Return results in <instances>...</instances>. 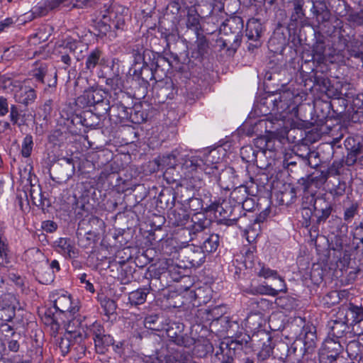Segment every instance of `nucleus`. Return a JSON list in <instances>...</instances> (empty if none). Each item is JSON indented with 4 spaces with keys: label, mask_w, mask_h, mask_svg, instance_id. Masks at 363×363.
Instances as JSON below:
<instances>
[{
    "label": "nucleus",
    "mask_w": 363,
    "mask_h": 363,
    "mask_svg": "<svg viewBox=\"0 0 363 363\" xmlns=\"http://www.w3.org/2000/svg\"><path fill=\"white\" fill-rule=\"evenodd\" d=\"M128 9L120 4H113L106 9L99 20L95 21L94 28L97 35L107 37L112 40L118 35V31L124 30L125 16Z\"/></svg>",
    "instance_id": "1"
},
{
    "label": "nucleus",
    "mask_w": 363,
    "mask_h": 363,
    "mask_svg": "<svg viewBox=\"0 0 363 363\" xmlns=\"http://www.w3.org/2000/svg\"><path fill=\"white\" fill-rule=\"evenodd\" d=\"M170 68L169 60L164 56L160 55L152 58H147L143 62L142 67L134 66L130 69L133 75L143 82L148 83L149 81L155 80L161 82L166 77L167 71Z\"/></svg>",
    "instance_id": "2"
},
{
    "label": "nucleus",
    "mask_w": 363,
    "mask_h": 363,
    "mask_svg": "<svg viewBox=\"0 0 363 363\" xmlns=\"http://www.w3.org/2000/svg\"><path fill=\"white\" fill-rule=\"evenodd\" d=\"M203 157V156L193 152H183L181 157L180 169L178 172L186 184L194 189H200L203 185V179L201 177Z\"/></svg>",
    "instance_id": "3"
},
{
    "label": "nucleus",
    "mask_w": 363,
    "mask_h": 363,
    "mask_svg": "<svg viewBox=\"0 0 363 363\" xmlns=\"http://www.w3.org/2000/svg\"><path fill=\"white\" fill-rule=\"evenodd\" d=\"M243 26V19L238 16L230 17L223 22L219 28V33L221 35L219 40L222 42V47H238L241 41Z\"/></svg>",
    "instance_id": "4"
},
{
    "label": "nucleus",
    "mask_w": 363,
    "mask_h": 363,
    "mask_svg": "<svg viewBox=\"0 0 363 363\" xmlns=\"http://www.w3.org/2000/svg\"><path fill=\"white\" fill-rule=\"evenodd\" d=\"M184 325L182 324L173 323L166 330L169 340L179 346L190 347L195 344L194 352L199 357H203L208 352V345H203L196 342L194 339L186 334H184Z\"/></svg>",
    "instance_id": "5"
},
{
    "label": "nucleus",
    "mask_w": 363,
    "mask_h": 363,
    "mask_svg": "<svg viewBox=\"0 0 363 363\" xmlns=\"http://www.w3.org/2000/svg\"><path fill=\"white\" fill-rule=\"evenodd\" d=\"M215 153V151H211L208 155H203V165L201 167V177H203V174L214 177L221 189L229 191L234 188L233 182L231 181L233 173L231 170H225L219 174L216 162H213L211 160L214 157ZM201 178L203 179V177Z\"/></svg>",
    "instance_id": "6"
},
{
    "label": "nucleus",
    "mask_w": 363,
    "mask_h": 363,
    "mask_svg": "<svg viewBox=\"0 0 363 363\" xmlns=\"http://www.w3.org/2000/svg\"><path fill=\"white\" fill-rule=\"evenodd\" d=\"M108 96V93L104 89H91L85 91L79 99L83 100L86 106H94L98 116H105L111 109Z\"/></svg>",
    "instance_id": "7"
},
{
    "label": "nucleus",
    "mask_w": 363,
    "mask_h": 363,
    "mask_svg": "<svg viewBox=\"0 0 363 363\" xmlns=\"http://www.w3.org/2000/svg\"><path fill=\"white\" fill-rule=\"evenodd\" d=\"M57 311L61 313H68L74 316L79 310V301H73L71 295L65 291H56L50 295Z\"/></svg>",
    "instance_id": "8"
},
{
    "label": "nucleus",
    "mask_w": 363,
    "mask_h": 363,
    "mask_svg": "<svg viewBox=\"0 0 363 363\" xmlns=\"http://www.w3.org/2000/svg\"><path fill=\"white\" fill-rule=\"evenodd\" d=\"M84 45L76 40H67L60 46L59 55L61 61L68 67L72 64L71 57L79 61L82 57Z\"/></svg>",
    "instance_id": "9"
},
{
    "label": "nucleus",
    "mask_w": 363,
    "mask_h": 363,
    "mask_svg": "<svg viewBox=\"0 0 363 363\" xmlns=\"http://www.w3.org/2000/svg\"><path fill=\"white\" fill-rule=\"evenodd\" d=\"M191 223L186 230L189 231L190 240H194L204 235L212 222L203 213H196L191 217Z\"/></svg>",
    "instance_id": "10"
},
{
    "label": "nucleus",
    "mask_w": 363,
    "mask_h": 363,
    "mask_svg": "<svg viewBox=\"0 0 363 363\" xmlns=\"http://www.w3.org/2000/svg\"><path fill=\"white\" fill-rule=\"evenodd\" d=\"M30 79L24 80L23 83L15 82L13 84L14 99L17 103L28 106L34 102L36 93L34 88L29 85Z\"/></svg>",
    "instance_id": "11"
},
{
    "label": "nucleus",
    "mask_w": 363,
    "mask_h": 363,
    "mask_svg": "<svg viewBox=\"0 0 363 363\" xmlns=\"http://www.w3.org/2000/svg\"><path fill=\"white\" fill-rule=\"evenodd\" d=\"M294 96L290 91H284L274 96L272 111L279 114L281 118H285L291 112V108H294L293 103Z\"/></svg>",
    "instance_id": "12"
},
{
    "label": "nucleus",
    "mask_w": 363,
    "mask_h": 363,
    "mask_svg": "<svg viewBox=\"0 0 363 363\" xmlns=\"http://www.w3.org/2000/svg\"><path fill=\"white\" fill-rule=\"evenodd\" d=\"M342 350V347L337 339H326L319 352L320 359L325 363H331L336 360Z\"/></svg>",
    "instance_id": "13"
},
{
    "label": "nucleus",
    "mask_w": 363,
    "mask_h": 363,
    "mask_svg": "<svg viewBox=\"0 0 363 363\" xmlns=\"http://www.w3.org/2000/svg\"><path fill=\"white\" fill-rule=\"evenodd\" d=\"M146 363H197L191 361L188 356H181V359H178L174 354H169L167 349H161L155 352V354L145 358Z\"/></svg>",
    "instance_id": "14"
},
{
    "label": "nucleus",
    "mask_w": 363,
    "mask_h": 363,
    "mask_svg": "<svg viewBox=\"0 0 363 363\" xmlns=\"http://www.w3.org/2000/svg\"><path fill=\"white\" fill-rule=\"evenodd\" d=\"M313 216L316 223L320 224L325 222L330 216L333 211L331 203L323 197H318L313 201Z\"/></svg>",
    "instance_id": "15"
},
{
    "label": "nucleus",
    "mask_w": 363,
    "mask_h": 363,
    "mask_svg": "<svg viewBox=\"0 0 363 363\" xmlns=\"http://www.w3.org/2000/svg\"><path fill=\"white\" fill-rule=\"evenodd\" d=\"M191 267H198L205 262V252L199 246L189 247L182 250L179 255Z\"/></svg>",
    "instance_id": "16"
},
{
    "label": "nucleus",
    "mask_w": 363,
    "mask_h": 363,
    "mask_svg": "<svg viewBox=\"0 0 363 363\" xmlns=\"http://www.w3.org/2000/svg\"><path fill=\"white\" fill-rule=\"evenodd\" d=\"M128 97L125 93H121V95L118 96V99L116 102L113 103L111 106V109L108 111H111V116L116 117L120 120H128L131 118L132 109L128 107L125 101L128 100Z\"/></svg>",
    "instance_id": "17"
},
{
    "label": "nucleus",
    "mask_w": 363,
    "mask_h": 363,
    "mask_svg": "<svg viewBox=\"0 0 363 363\" xmlns=\"http://www.w3.org/2000/svg\"><path fill=\"white\" fill-rule=\"evenodd\" d=\"M16 298L11 294H4L0 300V319L10 321L15 316Z\"/></svg>",
    "instance_id": "18"
},
{
    "label": "nucleus",
    "mask_w": 363,
    "mask_h": 363,
    "mask_svg": "<svg viewBox=\"0 0 363 363\" xmlns=\"http://www.w3.org/2000/svg\"><path fill=\"white\" fill-rule=\"evenodd\" d=\"M55 169L58 174V179L67 182L75 172V166L73 159L63 157L59 160V162L55 166Z\"/></svg>",
    "instance_id": "19"
},
{
    "label": "nucleus",
    "mask_w": 363,
    "mask_h": 363,
    "mask_svg": "<svg viewBox=\"0 0 363 363\" xmlns=\"http://www.w3.org/2000/svg\"><path fill=\"white\" fill-rule=\"evenodd\" d=\"M278 289L272 288L269 285L259 284L258 286H251L246 289L247 294L252 295H269L276 296L279 292H285L286 287L283 278H280V285L277 286Z\"/></svg>",
    "instance_id": "20"
},
{
    "label": "nucleus",
    "mask_w": 363,
    "mask_h": 363,
    "mask_svg": "<svg viewBox=\"0 0 363 363\" xmlns=\"http://www.w3.org/2000/svg\"><path fill=\"white\" fill-rule=\"evenodd\" d=\"M83 340V335L77 331H68L61 337L59 342V347L63 356H65L69 351L71 347L74 344H79Z\"/></svg>",
    "instance_id": "21"
},
{
    "label": "nucleus",
    "mask_w": 363,
    "mask_h": 363,
    "mask_svg": "<svg viewBox=\"0 0 363 363\" xmlns=\"http://www.w3.org/2000/svg\"><path fill=\"white\" fill-rule=\"evenodd\" d=\"M183 155V152L178 150H174L170 153L163 155L160 158V165L167 168V171L171 169H180L181 157Z\"/></svg>",
    "instance_id": "22"
},
{
    "label": "nucleus",
    "mask_w": 363,
    "mask_h": 363,
    "mask_svg": "<svg viewBox=\"0 0 363 363\" xmlns=\"http://www.w3.org/2000/svg\"><path fill=\"white\" fill-rule=\"evenodd\" d=\"M57 247L61 254L70 259L76 258L78 256L79 251L75 247L74 242L69 238H60L57 241Z\"/></svg>",
    "instance_id": "23"
},
{
    "label": "nucleus",
    "mask_w": 363,
    "mask_h": 363,
    "mask_svg": "<svg viewBox=\"0 0 363 363\" xmlns=\"http://www.w3.org/2000/svg\"><path fill=\"white\" fill-rule=\"evenodd\" d=\"M202 241H199V247L204 252H213L219 245L220 238L216 233H206L201 237Z\"/></svg>",
    "instance_id": "24"
},
{
    "label": "nucleus",
    "mask_w": 363,
    "mask_h": 363,
    "mask_svg": "<svg viewBox=\"0 0 363 363\" xmlns=\"http://www.w3.org/2000/svg\"><path fill=\"white\" fill-rule=\"evenodd\" d=\"M262 31V25L257 19L252 18L247 21L245 35L249 40L258 42Z\"/></svg>",
    "instance_id": "25"
},
{
    "label": "nucleus",
    "mask_w": 363,
    "mask_h": 363,
    "mask_svg": "<svg viewBox=\"0 0 363 363\" xmlns=\"http://www.w3.org/2000/svg\"><path fill=\"white\" fill-rule=\"evenodd\" d=\"M314 327H304L303 355L311 354L316 347L317 336Z\"/></svg>",
    "instance_id": "26"
},
{
    "label": "nucleus",
    "mask_w": 363,
    "mask_h": 363,
    "mask_svg": "<svg viewBox=\"0 0 363 363\" xmlns=\"http://www.w3.org/2000/svg\"><path fill=\"white\" fill-rule=\"evenodd\" d=\"M160 55L150 50L145 49L142 44H136L133 48V56L134 57L135 65L137 66L146 61L147 58H152Z\"/></svg>",
    "instance_id": "27"
},
{
    "label": "nucleus",
    "mask_w": 363,
    "mask_h": 363,
    "mask_svg": "<svg viewBox=\"0 0 363 363\" xmlns=\"http://www.w3.org/2000/svg\"><path fill=\"white\" fill-rule=\"evenodd\" d=\"M94 0H50L48 6L51 9H56L59 6L69 7L72 6V8H82L83 6H91Z\"/></svg>",
    "instance_id": "28"
},
{
    "label": "nucleus",
    "mask_w": 363,
    "mask_h": 363,
    "mask_svg": "<svg viewBox=\"0 0 363 363\" xmlns=\"http://www.w3.org/2000/svg\"><path fill=\"white\" fill-rule=\"evenodd\" d=\"M200 15L194 7L189 8L186 15V26L189 29L194 31L196 35H200L201 26L200 23Z\"/></svg>",
    "instance_id": "29"
},
{
    "label": "nucleus",
    "mask_w": 363,
    "mask_h": 363,
    "mask_svg": "<svg viewBox=\"0 0 363 363\" xmlns=\"http://www.w3.org/2000/svg\"><path fill=\"white\" fill-rule=\"evenodd\" d=\"M169 223L175 226H184L189 220V215L183 208L173 209L168 213Z\"/></svg>",
    "instance_id": "30"
},
{
    "label": "nucleus",
    "mask_w": 363,
    "mask_h": 363,
    "mask_svg": "<svg viewBox=\"0 0 363 363\" xmlns=\"http://www.w3.org/2000/svg\"><path fill=\"white\" fill-rule=\"evenodd\" d=\"M104 61L103 52L99 48H95L89 53L86 58L85 69L92 72L96 66L101 65Z\"/></svg>",
    "instance_id": "31"
},
{
    "label": "nucleus",
    "mask_w": 363,
    "mask_h": 363,
    "mask_svg": "<svg viewBox=\"0 0 363 363\" xmlns=\"http://www.w3.org/2000/svg\"><path fill=\"white\" fill-rule=\"evenodd\" d=\"M150 293L144 286L133 291L128 294V302L131 306H137L143 304Z\"/></svg>",
    "instance_id": "32"
},
{
    "label": "nucleus",
    "mask_w": 363,
    "mask_h": 363,
    "mask_svg": "<svg viewBox=\"0 0 363 363\" xmlns=\"http://www.w3.org/2000/svg\"><path fill=\"white\" fill-rule=\"evenodd\" d=\"M96 351L99 354H104L108 347L113 345V338L108 334L104 333L97 337H92Z\"/></svg>",
    "instance_id": "33"
},
{
    "label": "nucleus",
    "mask_w": 363,
    "mask_h": 363,
    "mask_svg": "<svg viewBox=\"0 0 363 363\" xmlns=\"http://www.w3.org/2000/svg\"><path fill=\"white\" fill-rule=\"evenodd\" d=\"M196 48L192 51L191 57L195 59L201 60L203 55L207 53L208 48V43L206 38L200 33V35H196Z\"/></svg>",
    "instance_id": "34"
},
{
    "label": "nucleus",
    "mask_w": 363,
    "mask_h": 363,
    "mask_svg": "<svg viewBox=\"0 0 363 363\" xmlns=\"http://www.w3.org/2000/svg\"><path fill=\"white\" fill-rule=\"evenodd\" d=\"M258 152L259 150L252 145H245L240 149V157L243 161L255 164Z\"/></svg>",
    "instance_id": "35"
},
{
    "label": "nucleus",
    "mask_w": 363,
    "mask_h": 363,
    "mask_svg": "<svg viewBox=\"0 0 363 363\" xmlns=\"http://www.w3.org/2000/svg\"><path fill=\"white\" fill-rule=\"evenodd\" d=\"M9 118L13 125L18 127L25 124V114H22L20 108L14 104L10 106Z\"/></svg>",
    "instance_id": "36"
},
{
    "label": "nucleus",
    "mask_w": 363,
    "mask_h": 363,
    "mask_svg": "<svg viewBox=\"0 0 363 363\" xmlns=\"http://www.w3.org/2000/svg\"><path fill=\"white\" fill-rule=\"evenodd\" d=\"M258 267V268H256V273L258 277H263L264 279H277L280 283V278L281 277L279 275L277 271L270 269L263 263H259Z\"/></svg>",
    "instance_id": "37"
},
{
    "label": "nucleus",
    "mask_w": 363,
    "mask_h": 363,
    "mask_svg": "<svg viewBox=\"0 0 363 363\" xmlns=\"http://www.w3.org/2000/svg\"><path fill=\"white\" fill-rule=\"evenodd\" d=\"M225 207H228L227 203H220L218 202H212L209 206L206 208V211H215L219 213L220 216L224 219L236 220L235 218H230V213L225 209Z\"/></svg>",
    "instance_id": "38"
},
{
    "label": "nucleus",
    "mask_w": 363,
    "mask_h": 363,
    "mask_svg": "<svg viewBox=\"0 0 363 363\" xmlns=\"http://www.w3.org/2000/svg\"><path fill=\"white\" fill-rule=\"evenodd\" d=\"M328 179V175L323 172L318 173L317 174H313L309 175L306 180V188H309L311 186H315L318 188L320 185L323 184Z\"/></svg>",
    "instance_id": "39"
},
{
    "label": "nucleus",
    "mask_w": 363,
    "mask_h": 363,
    "mask_svg": "<svg viewBox=\"0 0 363 363\" xmlns=\"http://www.w3.org/2000/svg\"><path fill=\"white\" fill-rule=\"evenodd\" d=\"M8 243L7 240L1 234H0V266L6 267L9 263L10 260L8 257Z\"/></svg>",
    "instance_id": "40"
},
{
    "label": "nucleus",
    "mask_w": 363,
    "mask_h": 363,
    "mask_svg": "<svg viewBox=\"0 0 363 363\" xmlns=\"http://www.w3.org/2000/svg\"><path fill=\"white\" fill-rule=\"evenodd\" d=\"M249 196L247 188L245 186H240L234 188L230 193V198L237 203L240 204Z\"/></svg>",
    "instance_id": "41"
},
{
    "label": "nucleus",
    "mask_w": 363,
    "mask_h": 363,
    "mask_svg": "<svg viewBox=\"0 0 363 363\" xmlns=\"http://www.w3.org/2000/svg\"><path fill=\"white\" fill-rule=\"evenodd\" d=\"M182 197L184 196H182ZM181 201L186 208H188L193 211H196L203 208V201L194 196L186 199L182 198Z\"/></svg>",
    "instance_id": "42"
},
{
    "label": "nucleus",
    "mask_w": 363,
    "mask_h": 363,
    "mask_svg": "<svg viewBox=\"0 0 363 363\" xmlns=\"http://www.w3.org/2000/svg\"><path fill=\"white\" fill-rule=\"evenodd\" d=\"M29 195L34 205L38 207H40L41 208H44L45 205V202L48 201L45 198L43 197L41 190L39 187H37L36 189L32 187L30 190Z\"/></svg>",
    "instance_id": "43"
},
{
    "label": "nucleus",
    "mask_w": 363,
    "mask_h": 363,
    "mask_svg": "<svg viewBox=\"0 0 363 363\" xmlns=\"http://www.w3.org/2000/svg\"><path fill=\"white\" fill-rule=\"evenodd\" d=\"M48 72V67L45 63H40L35 68L31 70L30 75L35 79L36 82L44 84V78Z\"/></svg>",
    "instance_id": "44"
},
{
    "label": "nucleus",
    "mask_w": 363,
    "mask_h": 363,
    "mask_svg": "<svg viewBox=\"0 0 363 363\" xmlns=\"http://www.w3.org/2000/svg\"><path fill=\"white\" fill-rule=\"evenodd\" d=\"M160 318L157 314L148 315L145 318L144 325L146 328L152 330H160Z\"/></svg>",
    "instance_id": "45"
},
{
    "label": "nucleus",
    "mask_w": 363,
    "mask_h": 363,
    "mask_svg": "<svg viewBox=\"0 0 363 363\" xmlns=\"http://www.w3.org/2000/svg\"><path fill=\"white\" fill-rule=\"evenodd\" d=\"M105 82L106 84L110 86L111 89L115 91H119V96L121 95V93H123L122 91V88L123 86V80L119 74H114L111 77L106 78Z\"/></svg>",
    "instance_id": "46"
},
{
    "label": "nucleus",
    "mask_w": 363,
    "mask_h": 363,
    "mask_svg": "<svg viewBox=\"0 0 363 363\" xmlns=\"http://www.w3.org/2000/svg\"><path fill=\"white\" fill-rule=\"evenodd\" d=\"M361 43H359L358 41L351 42L347 45V52L349 55L352 57H354L357 59H360L362 61L363 60V51L360 50Z\"/></svg>",
    "instance_id": "47"
},
{
    "label": "nucleus",
    "mask_w": 363,
    "mask_h": 363,
    "mask_svg": "<svg viewBox=\"0 0 363 363\" xmlns=\"http://www.w3.org/2000/svg\"><path fill=\"white\" fill-rule=\"evenodd\" d=\"M358 203L352 201L349 206L344 209L343 218L345 222L350 223L358 211Z\"/></svg>",
    "instance_id": "48"
},
{
    "label": "nucleus",
    "mask_w": 363,
    "mask_h": 363,
    "mask_svg": "<svg viewBox=\"0 0 363 363\" xmlns=\"http://www.w3.org/2000/svg\"><path fill=\"white\" fill-rule=\"evenodd\" d=\"M88 115L89 117H86L84 119V125L86 127H90L92 128H96V127L99 126L101 118L104 116H98L96 112H89L88 113Z\"/></svg>",
    "instance_id": "49"
},
{
    "label": "nucleus",
    "mask_w": 363,
    "mask_h": 363,
    "mask_svg": "<svg viewBox=\"0 0 363 363\" xmlns=\"http://www.w3.org/2000/svg\"><path fill=\"white\" fill-rule=\"evenodd\" d=\"M33 137L30 135H27L23 141L21 154L24 157H28L33 150Z\"/></svg>",
    "instance_id": "50"
},
{
    "label": "nucleus",
    "mask_w": 363,
    "mask_h": 363,
    "mask_svg": "<svg viewBox=\"0 0 363 363\" xmlns=\"http://www.w3.org/2000/svg\"><path fill=\"white\" fill-rule=\"evenodd\" d=\"M209 6V11L206 16H212L216 12H221L223 10V5L219 0H203Z\"/></svg>",
    "instance_id": "51"
},
{
    "label": "nucleus",
    "mask_w": 363,
    "mask_h": 363,
    "mask_svg": "<svg viewBox=\"0 0 363 363\" xmlns=\"http://www.w3.org/2000/svg\"><path fill=\"white\" fill-rule=\"evenodd\" d=\"M345 328L342 323L335 321L331 326L330 334L337 340L343 335Z\"/></svg>",
    "instance_id": "52"
},
{
    "label": "nucleus",
    "mask_w": 363,
    "mask_h": 363,
    "mask_svg": "<svg viewBox=\"0 0 363 363\" xmlns=\"http://www.w3.org/2000/svg\"><path fill=\"white\" fill-rule=\"evenodd\" d=\"M305 150V153H296L295 157L298 160L299 163H302L306 166H311L310 157L313 152H311L307 146L303 147Z\"/></svg>",
    "instance_id": "53"
},
{
    "label": "nucleus",
    "mask_w": 363,
    "mask_h": 363,
    "mask_svg": "<svg viewBox=\"0 0 363 363\" xmlns=\"http://www.w3.org/2000/svg\"><path fill=\"white\" fill-rule=\"evenodd\" d=\"M55 278L54 272L50 269H47L43 273H38L37 279L43 284H48L53 281Z\"/></svg>",
    "instance_id": "54"
},
{
    "label": "nucleus",
    "mask_w": 363,
    "mask_h": 363,
    "mask_svg": "<svg viewBox=\"0 0 363 363\" xmlns=\"http://www.w3.org/2000/svg\"><path fill=\"white\" fill-rule=\"evenodd\" d=\"M88 224L91 229H94L96 232L102 230L105 228L104 220L94 216H91L89 218Z\"/></svg>",
    "instance_id": "55"
},
{
    "label": "nucleus",
    "mask_w": 363,
    "mask_h": 363,
    "mask_svg": "<svg viewBox=\"0 0 363 363\" xmlns=\"http://www.w3.org/2000/svg\"><path fill=\"white\" fill-rule=\"evenodd\" d=\"M347 20L354 26H363V8L359 11L350 13Z\"/></svg>",
    "instance_id": "56"
},
{
    "label": "nucleus",
    "mask_w": 363,
    "mask_h": 363,
    "mask_svg": "<svg viewBox=\"0 0 363 363\" xmlns=\"http://www.w3.org/2000/svg\"><path fill=\"white\" fill-rule=\"evenodd\" d=\"M264 143V147H261L264 152L266 150L271 152L276 150L275 141L272 138H261L256 141V143H260L261 145Z\"/></svg>",
    "instance_id": "57"
},
{
    "label": "nucleus",
    "mask_w": 363,
    "mask_h": 363,
    "mask_svg": "<svg viewBox=\"0 0 363 363\" xmlns=\"http://www.w3.org/2000/svg\"><path fill=\"white\" fill-rule=\"evenodd\" d=\"M312 9L313 11V13L316 16V17L318 18H320L321 22H325V21H329L330 17V13L328 10H327L326 9H321V11H320V9H316L314 5H313Z\"/></svg>",
    "instance_id": "58"
},
{
    "label": "nucleus",
    "mask_w": 363,
    "mask_h": 363,
    "mask_svg": "<svg viewBox=\"0 0 363 363\" xmlns=\"http://www.w3.org/2000/svg\"><path fill=\"white\" fill-rule=\"evenodd\" d=\"M301 213L303 220V225L308 227L311 224V219L313 215V211L308 207H303L301 210Z\"/></svg>",
    "instance_id": "59"
},
{
    "label": "nucleus",
    "mask_w": 363,
    "mask_h": 363,
    "mask_svg": "<svg viewBox=\"0 0 363 363\" xmlns=\"http://www.w3.org/2000/svg\"><path fill=\"white\" fill-rule=\"evenodd\" d=\"M359 153L360 152L358 150V149H355V150L351 151L350 152H349L347 154L345 161V164L347 166H352L356 162L358 163V158H359Z\"/></svg>",
    "instance_id": "60"
},
{
    "label": "nucleus",
    "mask_w": 363,
    "mask_h": 363,
    "mask_svg": "<svg viewBox=\"0 0 363 363\" xmlns=\"http://www.w3.org/2000/svg\"><path fill=\"white\" fill-rule=\"evenodd\" d=\"M90 332L93 336V337H97L102 334L105 333V330L104 327L99 323L95 322L92 324Z\"/></svg>",
    "instance_id": "61"
},
{
    "label": "nucleus",
    "mask_w": 363,
    "mask_h": 363,
    "mask_svg": "<svg viewBox=\"0 0 363 363\" xmlns=\"http://www.w3.org/2000/svg\"><path fill=\"white\" fill-rule=\"evenodd\" d=\"M150 293V291H160L162 289V286L160 285V281L158 278L152 279L148 285L145 286Z\"/></svg>",
    "instance_id": "62"
},
{
    "label": "nucleus",
    "mask_w": 363,
    "mask_h": 363,
    "mask_svg": "<svg viewBox=\"0 0 363 363\" xmlns=\"http://www.w3.org/2000/svg\"><path fill=\"white\" fill-rule=\"evenodd\" d=\"M10 111V106L6 98L0 96V116H5Z\"/></svg>",
    "instance_id": "63"
},
{
    "label": "nucleus",
    "mask_w": 363,
    "mask_h": 363,
    "mask_svg": "<svg viewBox=\"0 0 363 363\" xmlns=\"http://www.w3.org/2000/svg\"><path fill=\"white\" fill-rule=\"evenodd\" d=\"M351 311L355 315V319L357 323L363 321V307L353 306Z\"/></svg>",
    "instance_id": "64"
}]
</instances>
